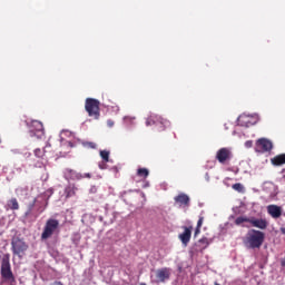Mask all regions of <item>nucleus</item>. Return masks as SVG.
Masks as SVG:
<instances>
[{"mask_svg": "<svg viewBox=\"0 0 285 285\" xmlns=\"http://www.w3.org/2000/svg\"><path fill=\"white\" fill-rule=\"evenodd\" d=\"M66 197H75L77 195V187L75 185H69L65 189Z\"/></svg>", "mask_w": 285, "mask_h": 285, "instance_id": "18", "label": "nucleus"}, {"mask_svg": "<svg viewBox=\"0 0 285 285\" xmlns=\"http://www.w3.org/2000/svg\"><path fill=\"white\" fill-rule=\"evenodd\" d=\"M281 233H282L283 235H285V227H282V228H281Z\"/></svg>", "mask_w": 285, "mask_h": 285, "instance_id": "32", "label": "nucleus"}, {"mask_svg": "<svg viewBox=\"0 0 285 285\" xmlns=\"http://www.w3.org/2000/svg\"><path fill=\"white\" fill-rule=\"evenodd\" d=\"M33 155L38 159H43V157H46V149L37 148L35 149Z\"/></svg>", "mask_w": 285, "mask_h": 285, "instance_id": "22", "label": "nucleus"}, {"mask_svg": "<svg viewBox=\"0 0 285 285\" xmlns=\"http://www.w3.org/2000/svg\"><path fill=\"white\" fill-rule=\"evenodd\" d=\"M48 202H46V206H47Z\"/></svg>", "mask_w": 285, "mask_h": 285, "instance_id": "39", "label": "nucleus"}, {"mask_svg": "<svg viewBox=\"0 0 285 285\" xmlns=\"http://www.w3.org/2000/svg\"><path fill=\"white\" fill-rule=\"evenodd\" d=\"M246 145H247V146H250V144H249V142H246Z\"/></svg>", "mask_w": 285, "mask_h": 285, "instance_id": "36", "label": "nucleus"}, {"mask_svg": "<svg viewBox=\"0 0 285 285\" xmlns=\"http://www.w3.org/2000/svg\"><path fill=\"white\" fill-rule=\"evenodd\" d=\"M146 126H154L155 132H164V130L170 128V121L161 116L151 115L146 119Z\"/></svg>", "mask_w": 285, "mask_h": 285, "instance_id": "4", "label": "nucleus"}, {"mask_svg": "<svg viewBox=\"0 0 285 285\" xmlns=\"http://www.w3.org/2000/svg\"><path fill=\"white\" fill-rule=\"evenodd\" d=\"M264 239H266V234L262 230L249 229L246 234L244 244L247 248H262L264 244Z\"/></svg>", "mask_w": 285, "mask_h": 285, "instance_id": "1", "label": "nucleus"}, {"mask_svg": "<svg viewBox=\"0 0 285 285\" xmlns=\"http://www.w3.org/2000/svg\"><path fill=\"white\" fill-rule=\"evenodd\" d=\"M238 125L245 126V128H248L249 126H253V122H250V116L242 115L238 117Z\"/></svg>", "mask_w": 285, "mask_h": 285, "instance_id": "16", "label": "nucleus"}, {"mask_svg": "<svg viewBox=\"0 0 285 285\" xmlns=\"http://www.w3.org/2000/svg\"><path fill=\"white\" fill-rule=\"evenodd\" d=\"M52 285H63V283L56 281Z\"/></svg>", "mask_w": 285, "mask_h": 285, "instance_id": "31", "label": "nucleus"}, {"mask_svg": "<svg viewBox=\"0 0 285 285\" xmlns=\"http://www.w3.org/2000/svg\"><path fill=\"white\" fill-rule=\"evenodd\" d=\"M198 242H199V244H203V248H208V245L210 244V242H208L207 237H203Z\"/></svg>", "mask_w": 285, "mask_h": 285, "instance_id": "25", "label": "nucleus"}, {"mask_svg": "<svg viewBox=\"0 0 285 285\" xmlns=\"http://www.w3.org/2000/svg\"><path fill=\"white\" fill-rule=\"evenodd\" d=\"M65 177L66 179H71L72 181H79L80 179H91L92 175L90 173L81 174L77 170L67 168L65 169Z\"/></svg>", "mask_w": 285, "mask_h": 285, "instance_id": "10", "label": "nucleus"}, {"mask_svg": "<svg viewBox=\"0 0 285 285\" xmlns=\"http://www.w3.org/2000/svg\"><path fill=\"white\" fill-rule=\"evenodd\" d=\"M59 230V220L55 218H49L43 227L41 239H50L55 233Z\"/></svg>", "mask_w": 285, "mask_h": 285, "instance_id": "6", "label": "nucleus"}, {"mask_svg": "<svg viewBox=\"0 0 285 285\" xmlns=\"http://www.w3.org/2000/svg\"><path fill=\"white\" fill-rule=\"evenodd\" d=\"M100 102L95 98H87L85 100V110L92 119H99L101 117V109L99 108Z\"/></svg>", "mask_w": 285, "mask_h": 285, "instance_id": "5", "label": "nucleus"}, {"mask_svg": "<svg viewBox=\"0 0 285 285\" xmlns=\"http://www.w3.org/2000/svg\"><path fill=\"white\" fill-rule=\"evenodd\" d=\"M282 179H283V181H285V175H283Z\"/></svg>", "mask_w": 285, "mask_h": 285, "instance_id": "34", "label": "nucleus"}, {"mask_svg": "<svg viewBox=\"0 0 285 285\" xmlns=\"http://www.w3.org/2000/svg\"><path fill=\"white\" fill-rule=\"evenodd\" d=\"M27 126L29 127L30 137H37V139H42L46 136L43 122L39 120H31V122H27Z\"/></svg>", "mask_w": 285, "mask_h": 285, "instance_id": "7", "label": "nucleus"}, {"mask_svg": "<svg viewBox=\"0 0 285 285\" xmlns=\"http://www.w3.org/2000/svg\"><path fill=\"white\" fill-rule=\"evenodd\" d=\"M214 285H220L219 283L215 282Z\"/></svg>", "mask_w": 285, "mask_h": 285, "instance_id": "35", "label": "nucleus"}, {"mask_svg": "<svg viewBox=\"0 0 285 285\" xmlns=\"http://www.w3.org/2000/svg\"><path fill=\"white\" fill-rule=\"evenodd\" d=\"M174 200L175 204H178L180 207L184 206L185 208H188V206H190V197L184 193L175 196Z\"/></svg>", "mask_w": 285, "mask_h": 285, "instance_id": "14", "label": "nucleus"}, {"mask_svg": "<svg viewBox=\"0 0 285 285\" xmlns=\"http://www.w3.org/2000/svg\"><path fill=\"white\" fill-rule=\"evenodd\" d=\"M105 168H106V163H102V164L99 165L100 170H104Z\"/></svg>", "mask_w": 285, "mask_h": 285, "instance_id": "30", "label": "nucleus"}, {"mask_svg": "<svg viewBox=\"0 0 285 285\" xmlns=\"http://www.w3.org/2000/svg\"><path fill=\"white\" fill-rule=\"evenodd\" d=\"M216 159L219 164H228L233 159V151L228 147H223L216 153Z\"/></svg>", "mask_w": 285, "mask_h": 285, "instance_id": "11", "label": "nucleus"}, {"mask_svg": "<svg viewBox=\"0 0 285 285\" xmlns=\"http://www.w3.org/2000/svg\"><path fill=\"white\" fill-rule=\"evenodd\" d=\"M140 285H146V283H141Z\"/></svg>", "mask_w": 285, "mask_h": 285, "instance_id": "38", "label": "nucleus"}, {"mask_svg": "<svg viewBox=\"0 0 285 285\" xmlns=\"http://www.w3.org/2000/svg\"><path fill=\"white\" fill-rule=\"evenodd\" d=\"M100 157L104 159L105 164H108L110 161V151L100 150Z\"/></svg>", "mask_w": 285, "mask_h": 285, "instance_id": "23", "label": "nucleus"}, {"mask_svg": "<svg viewBox=\"0 0 285 285\" xmlns=\"http://www.w3.org/2000/svg\"><path fill=\"white\" fill-rule=\"evenodd\" d=\"M107 126H108V128H112V126H115V121L107 120Z\"/></svg>", "mask_w": 285, "mask_h": 285, "instance_id": "28", "label": "nucleus"}, {"mask_svg": "<svg viewBox=\"0 0 285 285\" xmlns=\"http://www.w3.org/2000/svg\"><path fill=\"white\" fill-rule=\"evenodd\" d=\"M282 173H285V168L282 170Z\"/></svg>", "mask_w": 285, "mask_h": 285, "instance_id": "37", "label": "nucleus"}, {"mask_svg": "<svg viewBox=\"0 0 285 285\" xmlns=\"http://www.w3.org/2000/svg\"><path fill=\"white\" fill-rule=\"evenodd\" d=\"M234 190H237V193H244V185L242 183H236L232 186Z\"/></svg>", "mask_w": 285, "mask_h": 285, "instance_id": "24", "label": "nucleus"}, {"mask_svg": "<svg viewBox=\"0 0 285 285\" xmlns=\"http://www.w3.org/2000/svg\"><path fill=\"white\" fill-rule=\"evenodd\" d=\"M273 166H284L285 164V154H279L271 159Z\"/></svg>", "mask_w": 285, "mask_h": 285, "instance_id": "17", "label": "nucleus"}, {"mask_svg": "<svg viewBox=\"0 0 285 285\" xmlns=\"http://www.w3.org/2000/svg\"><path fill=\"white\" fill-rule=\"evenodd\" d=\"M202 233V228L196 227L194 236L197 237Z\"/></svg>", "mask_w": 285, "mask_h": 285, "instance_id": "29", "label": "nucleus"}, {"mask_svg": "<svg viewBox=\"0 0 285 285\" xmlns=\"http://www.w3.org/2000/svg\"><path fill=\"white\" fill-rule=\"evenodd\" d=\"M37 204V198L33 199L32 203H30L27 207V212H26V217H30V215H32V213L35 212V206Z\"/></svg>", "mask_w": 285, "mask_h": 285, "instance_id": "21", "label": "nucleus"}, {"mask_svg": "<svg viewBox=\"0 0 285 285\" xmlns=\"http://www.w3.org/2000/svg\"><path fill=\"white\" fill-rule=\"evenodd\" d=\"M148 175H150V171L148 168H138L137 169V176L141 179H148Z\"/></svg>", "mask_w": 285, "mask_h": 285, "instance_id": "19", "label": "nucleus"}, {"mask_svg": "<svg viewBox=\"0 0 285 285\" xmlns=\"http://www.w3.org/2000/svg\"><path fill=\"white\" fill-rule=\"evenodd\" d=\"M235 224L236 226H242V224H250L254 228H259V230H266V228H268V220L264 218L239 216L235 219Z\"/></svg>", "mask_w": 285, "mask_h": 285, "instance_id": "3", "label": "nucleus"}, {"mask_svg": "<svg viewBox=\"0 0 285 285\" xmlns=\"http://www.w3.org/2000/svg\"><path fill=\"white\" fill-rule=\"evenodd\" d=\"M203 225H204V217L200 216L199 219H198V222H197L196 228H202Z\"/></svg>", "mask_w": 285, "mask_h": 285, "instance_id": "27", "label": "nucleus"}, {"mask_svg": "<svg viewBox=\"0 0 285 285\" xmlns=\"http://www.w3.org/2000/svg\"><path fill=\"white\" fill-rule=\"evenodd\" d=\"M28 243H26L23 238H20L18 236L12 238L11 250L13 255H18V257H21L22 255H26V250H28Z\"/></svg>", "mask_w": 285, "mask_h": 285, "instance_id": "8", "label": "nucleus"}, {"mask_svg": "<svg viewBox=\"0 0 285 285\" xmlns=\"http://www.w3.org/2000/svg\"><path fill=\"white\" fill-rule=\"evenodd\" d=\"M282 266H285V261H282Z\"/></svg>", "mask_w": 285, "mask_h": 285, "instance_id": "33", "label": "nucleus"}, {"mask_svg": "<svg viewBox=\"0 0 285 285\" xmlns=\"http://www.w3.org/2000/svg\"><path fill=\"white\" fill-rule=\"evenodd\" d=\"M256 150L257 153H271L273 150V141L268 140V138H259L256 141Z\"/></svg>", "mask_w": 285, "mask_h": 285, "instance_id": "12", "label": "nucleus"}, {"mask_svg": "<svg viewBox=\"0 0 285 285\" xmlns=\"http://www.w3.org/2000/svg\"><path fill=\"white\" fill-rule=\"evenodd\" d=\"M0 275L7 284L17 285V278L12 273V266L10 265V255H4L1 262Z\"/></svg>", "mask_w": 285, "mask_h": 285, "instance_id": "2", "label": "nucleus"}, {"mask_svg": "<svg viewBox=\"0 0 285 285\" xmlns=\"http://www.w3.org/2000/svg\"><path fill=\"white\" fill-rule=\"evenodd\" d=\"M170 279V268L163 267L156 271L155 278L151 276L153 284H164Z\"/></svg>", "mask_w": 285, "mask_h": 285, "instance_id": "9", "label": "nucleus"}, {"mask_svg": "<svg viewBox=\"0 0 285 285\" xmlns=\"http://www.w3.org/2000/svg\"><path fill=\"white\" fill-rule=\"evenodd\" d=\"M7 206L8 208H10V210H19V202L17 200V198H11L10 200H8Z\"/></svg>", "mask_w": 285, "mask_h": 285, "instance_id": "20", "label": "nucleus"}, {"mask_svg": "<svg viewBox=\"0 0 285 285\" xmlns=\"http://www.w3.org/2000/svg\"><path fill=\"white\" fill-rule=\"evenodd\" d=\"M190 237H193V226L184 227V233L179 234L178 236L184 246H188L190 243Z\"/></svg>", "mask_w": 285, "mask_h": 285, "instance_id": "13", "label": "nucleus"}, {"mask_svg": "<svg viewBox=\"0 0 285 285\" xmlns=\"http://www.w3.org/2000/svg\"><path fill=\"white\" fill-rule=\"evenodd\" d=\"M83 147L91 148L92 150H95L97 148V144H95L92 141H87V142H83Z\"/></svg>", "mask_w": 285, "mask_h": 285, "instance_id": "26", "label": "nucleus"}, {"mask_svg": "<svg viewBox=\"0 0 285 285\" xmlns=\"http://www.w3.org/2000/svg\"><path fill=\"white\" fill-rule=\"evenodd\" d=\"M267 213L273 217V219H279L282 217V207L277 205L267 206Z\"/></svg>", "mask_w": 285, "mask_h": 285, "instance_id": "15", "label": "nucleus"}]
</instances>
